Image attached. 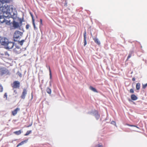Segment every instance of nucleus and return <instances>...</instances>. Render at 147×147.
I'll list each match as a JSON object with an SVG mask.
<instances>
[{
    "mask_svg": "<svg viewBox=\"0 0 147 147\" xmlns=\"http://www.w3.org/2000/svg\"><path fill=\"white\" fill-rule=\"evenodd\" d=\"M93 39L94 42L98 45H100V42L98 38H93Z\"/></svg>",
    "mask_w": 147,
    "mask_h": 147,
    "instance_id": "obj_13",
    "label": "nucleus"
},
{
    "mask_svg": "<svg viewBox=\"0 0 147 147\" xmlns=\"http://www.w3.org/2000/svg\"><path fill=\"white\" fill-rule=\"evenodd\" d=\"M132 80L133 81H134L135 80V78H132Z\"/></svg>",
    "mask_w": 147,
    "mask_h": 147,
    "instance_id": "obj_37",
    "label": "nucleus"
},
{
    "mask_svg": "<svg viewBox=\"0 0 147 147\" xmlns=\"http://www.w3.org/2000/svg\"><path fill=\"white\" fill-rule=\"evenodd\" d=\"M127 125L128 126H129L136 127L137 128H139L138 127H137V126H136V125H129V124H127Z\"/></svg>",
    "mask_w": 147,
    "mask_h": 147,
    "instance_id": "obj_25",
    "label": "nucleus"
},
{
    "mask_svg": "<svg viewBox=\"0 0 147 147\" xmlns=\"http://www.w3.org/2000/svg\"><path fill=\"white\" fill-rule=\"evenodd\" d=\"M111 122L112 123L114 122V123H115V122L114 121H112Z\"/></svg>",
    "mask_w": 147,
    "mask_h": 147,
    "instance_id": "obj_41",
    "label": "nucleus"
},
{
    "mask_svg": "<svg viewBox=\"0 0 147 147\" xmlns=\"http://www.w3.org/2000/svg\"><path fill=\"white\" fill-rule=\"evenodd\" d=\"M31 125H29L28 126H27V127H29Z\"/></svg>",
    "mask_w": 147,
    "mask_h": 147,
    "instance_id": "obj_40",
    "label": "nucleus"
},
{
    "mask_svg": "<svg viewBox=\"0 0 147 147\" xmlns=\"http://www.w3.org/2000/svg\"><path fill=\"white\" fill-rule=\"evenodd\" d=\"M40 24L41 25H42V19H40Z\"/></svg>",
    "mask_w": 147,
    "mask_h": 147,
    "instance_id": "obj_35",
    "label": "nucleus"
},
{
    "mask_svg": "<svg viewBox=\"0 0 147 147\" xmlns=\"http://www.w3.org/2000/svg\"><path fill=\"white\" fill-rule=\"evenodd\" d=\"M93 113L97 119L99 118L100 115L98 114V111H97L94 110Z\"/></svg>",
    "mask_w": 147,
    "mask_h": 147,
    "instance_id": "obj_12",
    "label": "nucleus"
},
{
    "mask_svg": "<svg viewBox=\"0 0 147 147\" xmlns=\"http://www.w3.org/2000/svg\"><path fill=\"white\" fill-rule=\"evenodd\" d=\"M140 84L139 83H137L136 85V88L137 90H138L140 88Z\"/></svg>",
    "mask_w": 147,
    "mask_h": 147,
    "instance_id": "obj_20",
    "label": "nucleus"
},
{
    "mask_svg": "<svg viewBox=\"0 0 147 147\" xmlns=\"http://www.w3.org/2000/svg\"><path fill=\"white\" fill-rule=\"evenodd\" d=\"M90 90H92V91H93L95 92H98L97 91V90H96V89L95 88H93V87H92V86H90Z\"/></svg>",
    "mask_w": 147,
    "mask_h": 147,
    "instance_id": "obj_17",
    "label": "nucleus"
},
{
    "mask_svg": "<svg viewBox=\"0 0 147 147\" xmlns=\"http://www.w3.org/2000/svg\"><path fill=\"white\" fill-rule=\"evenodd\" d=\"M14 45V43L11 42H8L5 46L7 49H9L12 48Z\"/></svg>",
    "mask_w": 147,
    "mask_h": 147,
    "instance_id": "obj_8",
    "label": "nucleus"
},
{
    "mask_svg": "<svg viewBox=\"0 0 147 147\" xmlns=\"http://www.w3.org/2000/svg\"><path fill=\"white\" fill-rule=\"evenodd\" d=\"M23 34V33L18 30L16 31L13 34V40L15 41H18Z\"/></svg>",
    "mask_w": 147,
    "mask_h": 147,
    "instance_id": "obj_2",
    "label": "nucleus"
},
{
    "mask_svg": "<svg viewBox=\"0 0 147 147\" xmlns=\"http://www.w3.org/2000/svg\"><path fill=\"white\" fill-rule=\"evenodd\" d=\"M147 86V83L144 85H143L142 88L144 89Z\"/></svg>",
    "mask_w": 147,
    "mask_h": 147,
    "instance_id": "obj_27",
    "label": "nucleus"
},
{
    "mask_svg": "<svg viewBox=\"0 0 147 147\" xmlns=\"http://www.w3.org/2000/svg\"><path fill=\"white\" fill-rule=\"evenodd\" d=\"M27 94V90L26 89L24 88L23 90L22 94L20 96V98L22 99H24Z\"/></svg>",
    "mask_w": 147,
    "mask_h": 147,
    "instance_id": "obj_6",
    "label": "nucleus"
},
{
    "mask_svg": "<svg viewBox=\"0 0 147 147\" xmlns=\"http://www.w3.org/2000/svg\"><path fill=\"white\" fill-rule=\"evenodd\" d=\"M131 93H134V89H131L129 91Z\"/></svg>",
    "mask_w": 147,
    "mask_h": 147,
    "instance_id": "obj_31",
    "label": "nucleus"
},
{
    "mask_svg": "<svg viewBox=\"0 0 147 147\" xmlns=\"http://www.w3.org/2000/svg\"><path fill=\"white\" fill-rule=\"evenodd\" d=\"M10 74L9 70L4 67H0V75H7Z\"/></svg>",
    "mask_w": 147,
    "mask_h": 147,
    "instance_id": "obj_3",
    "label": "nucleus"
},
{
    "mask_svg": "<svg viewBox=\"0 0 147 147\" xmlns=\"http://www.w3.org/2000/svg\"><path fill=\"white\" fill-rule=\"evenodd\" d=\"M131 56V54H129L127 57V60H128L129 58H130Z\"/></svg>",
    "mask_w": 147,
    "mask_h": 147,
    "instance_id": "obj_30",
    "label": "nucleus"
},
{
    "mask_svg": "<svg viewBox=\"0 0 147 147\" xmlns=\"http://www.w3.org/2000/svg\"><path fill=\"white\" fill-rule=\"evenodd\" d=\"M46 91H47V93L49 94H50L51 93V90L50 88L49 87L47 88Z\"/></svg>",
    "mask_w": 147,
    "mask_h": 147,
    "instance_id": "obj_18",
    "label": "nucleus"
},
{
    "mask_svg": "<svg viewBox=\"0 0 147 147\" xmlns=\"http://www.w3.org/2000/svg\"><path fill=\"white\" fill-rule=\"evenodd\" d=\"M17 94L18 92L17 90H14L13 94Z\"/></svg>",
    "mask_w": 147,
    "mask_h": 147,
    "instance_id": "obj_26",
    "label": "nucleus"
},
{
    "mask_svg": "<svg viewBox=\"0 0 147 147\" xmlns=\"http://www.w3.org/2000/svg\"><path fill=\"white\" fill-rule=\"evenodd\" d=\"M31 100H32L33 99V98L32 93H31Z\"/></svg>",
    "mask_w": 147,
    "mask_h": 147,
    "instance_id": "obj_38",
    "label": "nucleus"
},
{
    "mask_svg": "<svg viewBox=\"0 0 147 147\" xmlns=\"http://www.w3.org/2000/svg\"><path fill=\"white\" fill-rule=\"evenodd\" d=\"M25 40H22L20 41L19 40L18 41V43L20 44L21 46H22L23 45V43L24 42Z\"/></svg>",
    "mask_w": 147,
    "mask_h": 147,
    "instance_id": "obj_19",
    "label": "nucleus"
},
{
    "mask_svg": "<svg viewBox=\"0 0 147 147\" xmlns=\"http://www.w3.org/2000/svg\"><path fill=\"white\" fill-rule=\"evenodd\" d=\"M8 42V40L6 38H2L0 40V42L1 45H4L5 46H6Z\"/></svg>",
    "mask_w": 147,
    "mask_h": 147,
    "instance_id": "obj_9",
    "label": "nucleus"
},
{
    "mask_svg": "<svg viewBox=\"0 0 147 147\" xmlns=\"http://www.w3.org/2000/svg\"><path fill=\"white\" fill-rule=\"evenodd\" d=\"M32 131L31 130L30 131H28L26 134H24V136H26L29 135L30 133H31Z\"/></svg>",
    "mask_w": 147,
    "mask_h": 147,
    "instance_id": "obj_22",
    "label": "nucleus"
},
{
    "mask_svg": "<svg viewBox=\"0 0 147 147\" xmlns=\"http://www.w3.org/2000/svg\"><path fill=\"white\" fill-rule=\"evenodd\" d=\"M20 23H19L17 22H16L15 21L13 20V21L12 24L13 27L14 28H20L22 25V23L23 22L22 20L20 18L19 20Z\"/></svg>",
    "mask_w": 147,
    "mask_h": 147,
    "instance_id": "obj_4",
    "label": "nucleus"
},
{
    "mask_svg": "<svg viewBox=\"0 0 147 147\" xmlns=\"http://www.w3.org/2000/svg\"><path fill=\"white\" fill-rule=\"evenodd\" d=\"M2 12L3 13V15L0 16V21L2 23H3L5 21V17H11L13 19L16 18L17 16V12L15 8H13L12 5H8L5 4L2 7Z\"/></svg>",
    "mask_w": 147,
    "mask_h": 147,
    "instance_id": "obj_1",
    "label": "nucleus"
},
{
    "mask_svg": "<svg viewBox=\"0 0 147 147\" xmlns=\"http://www.w3.org/2000/svg\"><path fill=\"white\" fill-rule=\"evenodd\" d=\"M15 47L13 49V52L16 54H19L21 52V48L18 46L15 45Z\"/></svg>",
    "mask_w": 147,
    "mask_h": 147,
    "instance_id": "obj_7",
    "label": "nucleus"
},
{
    "mask_svg": "<svg viewBox=\"0 0 147 147\" xmlns=\"http://www.w3.org/2000/svg\"><path fill=\"white\" fill-rule=\"evenodd\" d=\"M0 92H2L3 91V88L1 84H0Z\"/></svg>",
    "mask_w": 147,
    "mask_h": 147,
    "instance_id": "obj_23",
    "label": "nucleus"
},
{
    "mask_svg": "<svg viewBox=\"0 0 147 147\" xmlns=\"http://www.w3.org/2000/svg\"><path fill=\"white\" fill-rule=\"evenodd\" d=\"M29 27V25L28 24H27L26 25V29H28Z\"/></svg>",
    "mask_w": 147,
    "mask_h": 147,
    "instance_id": "obj_34",
    "label": "nucleus"
},
{
    "mask_svg": "<svg viewBox=\"0 0 147 147\" xmlns=\"http://www.w3.org/2000/svg\"><path fill=\"white\" fill-rule=\"evenodd\" d=\"M49 72H50V74H49L50 78L51 79L52 78V74H51V71L50 67L49 66Z\"/></svg>",
    "mask_w": 147,
    "mask_h": 147,
    "instance_id": "obj_24",
    "label": "nucleus"
},
{
    "mask_svg": "<svg viewBox=\"0 0 147 147\" xmlns=\"http://www.w3.org/2000/svg\"><path fill=\"white\" fill-rule=\"evenodd\" d=\"M0 1L1 3V4L3 5V3H7L8 2L7 0H0Z\"/></svg>",
    "mask_w": 147,
    "mask_h": 147,
    "instance_id": "obj_21",
    "label": "nucleus"
},
{
    "mask_svg": "<svg viewBox=\"0 0 147 147\" xmlns=\"http://www.w3.org/2000/svg\"><path fill=\"white\" fill-rule=\"evenodd\" d=\"M4 97L5 98H6V99H7V93H5L4 94Z\"/></svg>",
    "mask_w": 147,
    "mask_h": 147,
    "instance_id": "obj_32",
    "label": "nucleus"
},
{
    "mask_svg": "<svg viewBox=\"0 0 147 147\" xmlns=\"http://www.w3.org/2000/svg\"><path fill=\"white\" fill-rule=\"evenodd\" d=\"M20 110V109L17 108L12 111V115L13 116L15 115Z\"/></svg>",
    "mask_w": 147,
    "mask_h": 147,
    "instance_id": "obj_10",
    "label": "nucleus"
},
{
    "mask_svg": "<svg viewBox=\"0 0 147 147\" xmlns=\"http://www.w3.org/2000/svg\"><path fill=\"white\" fill-rule=\"evenodd\" d=\"M22 133V131L21 130H20L18 131H14L13 133L15 134L19 135H20Z\"/></svg>",
    "mask_w": 147,
    "mask_h": 147,
    "instance_id": "obj_16",
    "label": "nucleus"
},
{
    "mask_svg": "<svg viewBox=\"0 0 147 147\" xmlns=\"http://www.w3.org/2000/svg\"><path fill=\"white\" fill-rule=\"evenodd\" d=\"M86 31H85L84 33V46H85L87 44L86 41Z\"/></svg>",
    "mask_w": 147,
    "mask_h": 147,
    "instance_id": "obj_11",
    "label": "nucleus"
},
{
    "mask_svg": "<svg viewBox=\"0 0 147 147\" xmlns=\"http://www.w3.org/2000/svg\"><path fill=\"white\" fill-rule=\"evenodd\" d=\"M17 74L20 77H22V74L19 71H18Z\"/></svg>",
    "mask_w": 147,
    "mask_h": 147,
    "instance_id": "obj_29",
    "label": "nucleus"
},
{
    "mask_svg": "<svg viewBox=\"0 0 147 147\" xmlns=\"http://www.w3.org/2000/svg\"><path fill=\"white\" fill-rule=\"evenodd\" d=\"M64 6H67V3L66 1L65 3Z\"/></svg>",
    "mask_w": 147,
    "mask_h": 147,
    "instance_id": "obj_39",
    "label": "nucleus"
},
{
    "mask_svg": "<svg viewBox=\"0 0 147 147\" xmlns=\"http://www.w3.org/2000/svg\"><path fill=\"white\" fill-rule=\"evenodd\" d=\"M28 140H25L23 141L20 143H19L18 144V145L16 147H18L20 145H22L24 144Z\"/></svg>",
    "mask_w": 147,
    "mask_h": 147,
    "instance_id": "obj_15",
    "label": "nucleus"
},
{
    "mask_svg": "<svg viewBox=\"0 0 147 147\" xmlns=\"http://www.w3.org/2000/svg\"><path fill=\"white\" fill-rule=\"evenodd\" d=\"M131 99L134 100H136L138 98L134 94H132L131 96Z\"/></svg>",
    "mask_w": 147,
    "mask_h": 147,
    "instance_id": "obj_14",
    "label": "nucleus"
},
{
    "mask_svg": "<svg viewBox=\"0 0 147 147\" xmlns=\"http://www.w3.org/2000/svg\"><path fill=\"white\" fill-rule=\"evenodd\" d=\"M3 7V5L1 4V3L0 1V8Z\"/></svg>",
    "mask_w": 147,
    "mask_h": 147,
    "instance_id": "obj_36",
    "label": "nucleus"
},
{
    "mask_svg": "<svg viewBox=\"0 0 147 147\" xmlns=\"http://www.w3.org/2000/svg\"><path fill=\"white\" fill-rule=\"evenodd\" d=\"M32 21V24H33V25L34 26V29H35V28H36V26H35V23H34V21Z\"/></svg>",
    "mask_w": 147,
    "mask_h": 147,
    "instance_id": "obj_33",
    "label": "nucleus"
},
{
    "mask_svg": "<svg viewBox=\"0 0 147 147\" xmlns=\"http://www.w3.org/2000/svg\"><path fill=\"white\" fill-rule=\"evenodd\" d=\"M30 15L31 16L32 18V21H34V16H33V14L31 12L30 13Z\"/></svg>",
    "mask_w": 147,
    "mask_h": 147,
    "instance_id": "obj_28",
    "label": "nucleus"
},
{
    "mask_svg": "<svg viewBox=\"0 0 147 147\" xmlns=\"http://www.w3.org/2000/svg\"><path fill=\"white\" fill-rule=\"evenodd\" d=\"M11 86L13 90L16 88H19L20 86V83L18 81H14L11 84Z\"/></svg>",
    "mask_w": 147,
    "mask_h": 147,
    "instance_id": "obj_5",
    "label": "nucleus"
}]
</instances>
